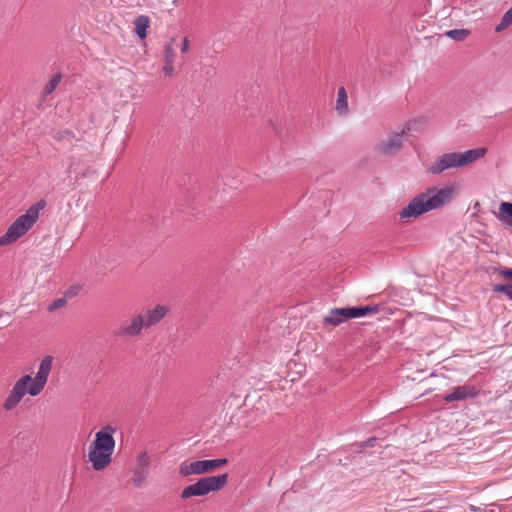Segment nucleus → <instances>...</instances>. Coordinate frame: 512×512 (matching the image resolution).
<instances>
[{"instance_id":"nucleus-1","label":"nucleus","mask_w":512,"mask_h":512,"mask_svg":"<svg viewBox=\"0 0 512 512\" xmlns=\"http://www.w3.org/2000/svg\"><path fill=\"white\" fill-rule=\"evenodd\" d=\"M52 364L53 357L45 356L41 360L34 378L30 375H23L20 377L6 397L3 403V408L6 411H11L22 401L26 394L33 397L39 395L47 383L49 374L52 370Z\"/></svg>"},{"instance_id":"nucleus-2","label":"nucleus","mask_w":512,"mask_h":512,"mask_svg":"<svg viewBox=\"0 0 512 512\" xmlns=\"http://www.w3.org/2000/svg\"><path fill=\"white\" fill-rule=\"evenodd\" d=\"M455 189L451 186L437 189L427 188L425 192L414 197L400 212L399 217L417 218L429 211L440 209L450 203L454 197Z\"/></svg>"},{"instance_id":"nucleus-3","label":"nucleus","mask_w":512,"mask_h":512,"mask_svg":"<svg viewBox=\"0 0 512 512\" xmlns=\"http://www.w3.org/2000/svg\"><path fill=\"white\" fill-rule=\"evenodd\" d=\"M116 429L107 425L95 434L94 441L90 444L88 459L95 471H101L112 461V454L115 448L113 434Z\"/></svg>"},{"instance_id":"nucleus-4","label":"nucleus","mask_w":512,"mask_h":512,"mask_svg":"<svg viewBox=\"0 0 512 512\" xmlns=\"http://www.w3.org/2000/svg\"><path fill=\"white\" fill-rule=\"evenodd\" d=\"M486 154L485 148L470 149L465 152H450L439 156L434 163L427 168L432 175H439L451 168L465 167Z\"/></svg>"},{"instance_id":"nucleus-5","label":"nucleus","mask_w":512,"mask_h":512,"mask_svg":"<svg viewBox=\"0 0 512 512\" xmlns=\"http://www.w3.org/2000/svg\"><path fill=\"white\" fill-rule=\"evenodd\" d=\"M44 200L38 201L32 205L25 214L19 216L7 229L6 233L0 237V246L9 245L16 242L20 237L26 234L39 218V212L45 207Z\"/></svg>"},{"instance_id":"nucleus-6","label":"nucleus","mask_w":512,"mask_h":512,"mask_svg":"<svg viewBox=\"0 0 512 512\" xmlns=\"http://www.w3.org/2000/svg\"><path fill=\"white\" fill-rule=\"evenodd\" d=\"M228 482V474L223 473L217 476H208L198 479L194 484L186 486L180 497L188 499L191 497H201L212 492H217L224 488Z\"/></svg>"},{"instance_id":"nucleus-7","label":"nucleus","mask_w":512,"mask_h":512,"mask_svg":"<svg viewBox=\"0 0 512 512\" xmlns=\"http://www.w3.org/2000/svg\"><path fill=\"white\" fill-rule=\"evenodd\" d=\"M227 459H211V460H198L194 462H183L179 467V474L184 477L191 475H202L211 472L216 468L225 465Z\"/></svg>"},{"instance_id":"nucleus-8","label":"nucleus","mask_w":512,"mask_h":512,"mask_svg":"<svg viewBox=\"0 0 512 512\" xmlns=\"http://www.w3.org/2000/svg\"><path fill=\"white\" fill-rule=\"evenodd\" d=\"M146 329L142 319V313L133 315L129 320L122 321L113 331V335L117 338L129 339L141 335Z\"/></svg>"},{"instance_id":"nucleus-9","label":"nucleus","mask_w":512,"mask_h":512,"mask_svg":"<svg viewBox=\"0 0 512 512\" xmlns=\"http://www.w3.org/2000/svg\"><path fill=\"white\" fill-rule=\"evenodd\" d=\"M410 129V122H407L401 132L394 133L388 139L378 142L376 150L383 155H394L402 148L403 138Z\"/></svg>"},{"instance_id":"nucleus-10","label":"nucleus","mask_w":512,"mask_h":512,"mask_svg":"<svg viewBox=\"0 0 512 512\" xmlns=\"http://www.w3.org/2000/svg\"><path fill=\"white\" fill-rule=\"evenodd\" d=\"M150 466V456L146 451L141 452L133 471L132 481L135 487L140 488L146 481Z\"/></svg>"},{"instance_id":"nucleus-11","label":"nucleus","mask_w":512,"mask_h":512,"mask_svg":"<svg viewBox=\"0 0 512 512\" xmlns=\"http://www.w3.org/2000/svg\"><path fill=\"white\" fill-rule=\"evenodd\" d=\"M479 389L474 385H461L454 388L451 393L443 396V401L451 403L454 401H464L467 399L475 398L479 395Z\"/></svg>"},{"instance_id":"nucleus-12","label":"nucleus","mask_w":512,"mask_h":512,"mask_svg":"<svg viewBox=\"0 0 512 512\" xmlns=\"http://www.w3.org/2000/svg\"><path fill=\"white\" fill-rule=\"evenodd\" d=\"M169 313V308L165 305H156L152 309H148L142 313V319L145 323L146 329L159 324Z\"/></svg>"},{"instance_id":"nucleus-13","label":"nucleus","mask_w":512,"mask_h":512,"mask_svg":"<svg viewBox=\"0 0 512 512\" xmlns=\"http://www.w3.org/2000/svg\"><path fill=\"white\" fill-rule=\"evenodd\" d=\"M349 307L333 308L330 309L328 314L324 317V324L338 326L350 318Z\"/></svg>"},{"instance_id":"nucleus-14","label":"nucleus","mask_w":512,"mask_h":512,"mask_svg":"<svg viewBox=\"0 0 512 512\" xmlns=\"http://www.w3.org/2000/svg\"><path fill=\"white\" fill-rule=\"evenodd\" d=\"M497 217L502 223L512 227V202H502Z\"/></svg>"},{"instance_id":"nucleus-15","label":"nucleus","mask_w":512,"mask_h":512,"mask_svg":"<svg viewBox=\"0 0 512 512\" xmlns=\"http://www.w3.org/2000/svg\"><path fill=\"white\" fill-rule=\"evenodd\" d=\"M150 19L148 16L140 15L134 20L135 33L139 38L144 39L147 36V28L149 27Z\"/></svg>"},{"instance_id":"nucleus-16","label":"nucleus","mask_w":512,"mask_h":512,"mask_svg":"<svg viewBox=\"0 0 512 512\" xmlns=\"http://www.w3.org/2000/svg\"><path fill=\"white\" fill-rule=\"evenodd\" d=\"M335 109L341 115L348 113V96L344 87L338 89Z\"/></svg>"},{"instance_id":"nucleus-17","label":"nucleus","mask_w":512,"mask_h":512,"mask_svg":"<svg viewBox=\"0 0 512 512\" xmlns=\"http://www.w3.org/2000/svg\"><path fill=\"white\" fill-rule=\"evenodd\" d=\"M349 310H350V312H349L350 318L355 319V318L364 317L368 314L377 312L378 306L377 305H367V306H362V307H349Z\"/></svg>"},{"instance_id":"nucleus-18","label":"nucleus","mask_w":512,"mask_h":512,"mask_svg":"<svg viewBox=\"0 0 512 512\" xmlns=\"http://www.w3.org/2000/svg\"><path fill=\"white\" fill-rule=\"evenodd\" d=\"M53 138L57 142H61L63 144L71 145L74 140H76L75 134L70 130H61L56 132L53 135Z\"/></svg>"},{"instance_id":"nucleus-19","label":"nucleus","mask_w":512,"mask_h":512,"mask_svg":"<svg viewBox=\"0 0 512 512\" xmlns=\"http://www.w3.org/2000/svg\"><path fill=\"white\" fill-rule=\"evenodd\" d=\"M512 24V6L502 16L499 24L496 25L495 31L501 32Z\"/></svg>"},{"instance_id":"nucleus-20","label":"nucleus","mask_w":512,"mask_h":512,"mask_svg":"<svg viewBox=\"0 0 512 512\" xmlns=\"http://www.w3.org/2000/svg\"><path fill=\"white\" fill-rule=\"evenodd\" d=\"M62 76L60 73L53 75L50 81L45 85L43 89V95L47 96L54 92L59 83L61 82Z\"/></svg>"},{"instance_id":"nucleus-21","label":"nucleus","mask_w":512,"mask_h":512,"mask_svg":"<svg viewBox=\"0 0 512 512\" xmlns=\"http://www.w3.org/2000/svg\"><path fill=\"white\" fill-rule=\"evenodd\" d=\"M470 34L468 29H452L445 33V35L456 41H463Z\"/></svg>"},{"instance_id":"nucleus-22","label":"nucleus","mask_w":512,"mask_h":512,"mask_svg":"<svg viewBox=\"0 0 512 512\" xmlns=\"http://www.w3.org/2000/svg\"><path fill=\"white\" fill-rule=\"evenodd\" d=\"M377 440H378V438H376V437H370V438L366 439L365 441L356 442V443L352 444V447L354 448L355 452L360 453L366 448L374 447Z\"/></svg>"},{"instance_id":"nucleus-23","label":"nucleus","mask_w":512,"mask_h":512,"mask_svg":"<svg viewBox=\"0 0 512 512\" xmlns=\"http://www.w3.org/2000/svg\"><path fill=\"white\" fill-rule=\"evenodd\" d=\"M173 42H174V39H171V41L166 43L164 46V51H163L164 62H174L175 61L176 51L173 48V45H172Z\"/></svg>"},{"instance_id":"nucleus-24","label":"nucleus","mask_w":512,"mask_h":512,"mask_svg":"<svg viewBox=\"0 0 512 512\" xmlns=\"http://www.w3.org/2000/svg\"><path fill=\"white\" fill-rule=\"evenodd\" d=\"M67 304V300L65 297H61V298H57L55 300H53L49 305H48V308L47 310L49 312H54L58 309H61L63 308L64 306H66Z\"/></svg>"},{"instance_id":"nucleus-25","label":"nucleus","mask_w":512,"mask_h":512,"mask_svg":"<svg viewBox=\"0 0 512 512\" xmlns=\"http://www.w3.org/2000/svg\"><path fill=\"white\" fill-rule=\"evenodd\" d=\"M510 290H511V284H509V283H506V284H494V285H492V291L494 293H502L507 298H509Z\"/></svg>"},{"instance_id":"nucleus-26","label":"nucleus","mask_w":512,"mask_h":512,"mask_svg":"<svg viewBox=\"0 0 512 512\" xmlns=\"http://www.w3.org/2000/svg\"><path fill=\"white\" fill-rule=\"evenodd\" d=\"M81 290V286L79 285H72L66 291L64 292V297L67 298H73L79 294Z\"/></svg>"},{"instance_id":"nucleus-27","label":"nucleus","mask_w":512,"mask_h":512,"mask_svg":"<svg viewBox=\"0 0 512 512\" xmlns=\"http://www.w3.org/2000/svg\"><path fill=\"white\" fill-rule=\"evenodd\" d=\"M500 275L512 280V269L506 267L495 268Z\"/></svg>"},{"instance_id":"nucleus-28","label":"nucleus","mask_w":512,"mask_h":512,"mask_svg":"<svg viewBox=\"0 0 512 512\" xmlns=\"http://www.w3.org/2000/svg\"><path fill=\"white\" fill-rule=\"evenodd\" d=\"M174 62H165V65L163 66V72L167 76H173L174 74Z\"/></svg>"},{"instance_id":"nucleus-29","label":"nucleus","mask_w":512,"mask_h":512,"mask_svg":"<svg viewBox=\"0 0 512 512\" xmlns=\"http://www.w3.org/2000/svg\"><path fill=\"white\" fill-rule=\"evenodd\" d=\"M188 49H189V41H188V38L185 37L183 39L180 50L182 53H186L188 51Z\"/></svg>"},{"instance_id":"nucleus-30","label":"nucleus","mask_w":512,"mask_h":512,"mask_svg":"<svg viewBox=\"0 0 512 512\" xmlns=\"http://www.w3.org/2000/svg\"><path fill=\"white\" fill-rule=\"evenodd\" d=\"M469 510L471 512H479L480 511V508L477 507V506H474V505H469Z\"/></svg>"},{"instance_id":"nucleus-31","label":"nucleus","mask_w":512,"mask_h":512,"mask_svg":"<svg viewBox=\"0 0 512 512\" xmlns=\"http://www.w3.org/2000/svg\"><path fill=\"white\" fill-rule=\"evenodd\" d=\"M509 300H512V284H511V290H510V293H509Z\"/></svg>"}]
</instances>
